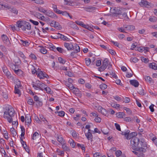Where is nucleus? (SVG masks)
<instances>
[{
  "mask_svg": "<svg viewBox=\"0 0 157 157\" xmlns=\"http://www.w3.org/2000/svg\"><path fill=\"white\" fill-rule=\"evenodd\" d=\"M110 11L113 14H119L121 13L120 9H118L116 8H111L110 9Z\"/></svg>",
  "mask_w": 157,
  "mask_h": 157,
  "instance_id": "nucleus-11",
  "label": "nucleus"
},
{
  "mask_svg": "<svg viewBox=\"0 0 157 157\" xmlns=\"http://www.w3.org/2000/svg\"><path fill=\"white\" fill-rule=\"evenodd\" d=\"M138 93L141 95H143L144 94V90L142 88L140 89L138 91Z\"/></svg>",
  "mask_w": 157,
  "mask_h": 157,
  "instance_id": "nucleus-51",
  "label": "nucleus"
},
{
  "mask_svg": "<svg viewBox=\"0 0 157 157\" xmlns=\"http://www.w3.org/2000/svg\"><path fill=\"white\" fill-rule=\"evenodd\" d=\"M115 153L116 156L118 157L121 155L122 152L120 150H118L116 151Z\"/></svg>",
  "mask_w": 157,
  "mask_h": 157,
  "instance_id": "nucleus-53",
  "label": "nucleus"
},
{
  "mask_svg": "<svg viewBox=\"0 0 157 157\" xmlns=\"http://www.w3.org/2000/svg\"><path fill=\"white\" fill-rule=\"evenodd\" d=\"M58 37H59L60 39L64 40H67L68 39V38L66 37V36L59 33H58Z\"/></svg>",
  "mask_w": 157,
  "mask_h": 157,
  "instance_id": "nucleus-33",
  "label": "nucleus"
},
{
  "mask_svg": "<svg viewBox=\"0 0 157 157\" xmlns=\"http://www.w3.org/2000/svg\"><path fill=\"white\" fill-rule=\"evenodd\" d=\"M73 50H74V52L76 53H77L80 52V48L78 44H75L73 45Z\"/></svg>",
  "mask_w": 157,
  "mask_h": 157,
  "instance_id": "nucleus-23",
  "label": "nucleus"
},
{
  "mask_svg": "<svg viewBox=\"0 0 157 157\" xmlns=\"http://www.w3.org/2000/svg\"><path fill=\"white\" fill-rule=\"evenodd\" d=\"M18 54L19 56L21 57L23 59H25V57L24 56V54L21 51H19L18 52Z\"/></svg>",
  "mask_w": 157,
  "mask_h": 157,
  "instance_id": "nucleus-45",
  "label": "nucleus"
},
{
  "mask_svg": "<svg viewBox=\"0 0 157 157\" xmlns=\"http://www.w3.org/2000/svg\"><path fill=\"white\" fill-rule=\"evenodd\" d=\"M19 43L24 46H27L29 45V43L28 41L27 40H20L19 41Z\"/></svg>",
  "mask_w": 157,
  "mask_h": 157,
  "instance_id": "nucleus-24",
  "label": "nucleus"
},
{
  "mask_svg": "<svg viewBox=\"0 0 157 157\" xmlns=\"http://www.w3.org/2000/svg\"><path fill=\"white\" fill-rule=\"evenodd\" d=\"M76 146L79 148H80L82 149L85 151V147L84 145L83 144H77L76 145Z\"/></svg>",
  "mask_w": 157,
  "mask_h": 157,
  "instance_id": "nucleus-37",
  "label": "nucleus"
},
{
  "mask_svg": "<svg viewBox=\"0 0 157 157\" xmlns=\"http://www.w3.org/2000/svg\"><path fill=\"white\" fill-rule=\"evenodd\" d=\"M57 113H58V115L60 117H63L65 115V113L63 111L57 112Z\"/></svg>",
  "mask_w": 157,
  "mask_h": 157,
  "instance_id": "nucleus-48",
  "label": "nucleus"
},
{
  "mask_svg": "<svg viewBox=\"0 0 157 157\" xmlns=\"http://www.w3.org/2000/svg\"><path fill=\"white\" fill-rule=\"evenodd\" d=\"M2 70L3 72L6 75L7 77H11V74L10 72L7 69V67H6L3 66L2 67Z\"/></svg>",
  "mask_w": 157,
  "mask_h": 157,
  "instance_id": "nucleus-15",
  "label": "nucleus"
},
{
  "mask_svg": "<svg viewBox=\"0 0 157 157\" xmlns=\"http://www.w3.org/2000/svg\"><path fill=\"white\" fill-rule=\"evenodd\" d=\"M14 113L13 108L10 105H7L5 108L3 117L7 119L9 123H11L13 121L12 117L14 116Z\"/></svg>",
  "mask_w": 157,
  "mask_h": 157,
  "instance_id": "nucleus-2",
  "label": "nucleus"
},
{
  "mask_svg": "<svg viewBox=\"0 0 157 157\" xmlns=\"http://www.w3.org/2000/svg\"><path fill=\"white\" fill-rule=\"evenodd\" d=\"M37 77L40 79H44L45 78H48V76L45 72L41 71L40 69H38L37 72Z\"/></svg>",
  "mask_w": 157,
  "mask_h": 157,
  "instance_id": "nucleus-6",
  "label": "nucleus"
},
{
  "mask_svg": "<svg viewBox=\"0 0 157 157\" xmlns=\"http://www.w3.org/2000/svg\"><path fill=\"white\" fill-rule=\"evenodd\" d=\"M132 74L131 71H130V72H127L126 75V76L128 78H129L132 77Z\"/></svg>",
  "mask_w": 157,
  "mask_h": 157,
  "instance_id": "nucleus-46",
  "label": "nucleus"
},
{
  "mask_svg": "<svg viewBox=\"0 0 157 157\" xmlns=\"http://www.w3.org/2000/svg\"><path fill=\"white\" fill-rule=\"evenodd\" d=\"M139 4L140 6L142 7H145L149 8L150 7V3L144 0H142L140 2H139Z\"/></svg>",
  "mask_w": 157,
  "mask_h": 157,
  "instance_id": "nucleus-10",
  "label": "nucleus"
},
{
  "mask_svg": "<svg viewBox=\"0 0 157 157\" xmlns=\"http://www.w3.org/2000/svg\"><path fill=\"white\" fill-rule=\"evenodd\" d=\"M27 103L30 105H32L33 103V99L30 98L27 101Z\"/></svg>",
  "mask_w": 157,
  "mask_h": 157,
  "instance_id": "nucleus-59",
  "label": "nucleus"
},
{
  "mask_svg": "<svg viewBox=\"0 0 157 157\" xmlns=\"http://www.w3.org/2000/svg\"><path fill=\"white\" fill-rule=\"evenodd\" d=\"M14 72L16 74L19 75H21L23 73V72L20 69H18L17 70H15Z\"/></svg>",
  "mask_w": 157,
  "mask_h": 157,
  "instance_id": "nucleus-39",
  "label": "nucleus"
},
{
  "mask_svg": "<svg viewBox=\"0 0 157 157\" xmlns=\"http://www.w3.org/2000/svg\"><path fill=\"white\" fill-rule=\"evenodd\" d=\"M45 14L48 16L52 18H57V16L56 15L51 11H46Z\"/></svg>",
  "mask_w": 157,
  "mask_h": 157,
  "instance_id": "nucleus-14",
  "label": "nucleus"
},
{
  "mask_svg": "<svg viewBox=\"0 0 157 157\" xmlns=\"http://www.w3.org/2000/svg\"><path fill=\"white\" fill-rule=\"evenodd\" d=\"M62 145V148L64 151H69L70 150L69 147L66 145L65 142L61 144Z\"/></svg>",
  "mask_w": 157,
  "mask_h": 157,
  "instance_id": "nucleus-20",
  "label": "nucleus"
},
{
  "mask_svg": "<svg viewBox=\"0 0 157 157\" xmlns=\"http://www.w3.org/2000/svg\"><path fill=\"white\" fill-rule=\"evenodd\" d=\"M111 42L115 46H117V47H118L119 48L120 47V44H119L116 41H114L113 40H111Z\"/></svg>",
  "mask_w": 157,
  "mask_h": 157,
  "instance_id": "nucleus-57",
  "label": "nucleus"
},
{
  "mask_svg": "<svg viewBox=\"0 0 157 157\" xmlns=\"http://www.w3.org/2000/svg\"><path fill=\"white\" fill-rule=\"evenodd\" d=\"M85 62L86 65L87 66H89L90 63V59L89 58L85 59Z\"/></svg>",
  "mask_w": 157,
  "mask_h": 157,
  "instance_id": "nucleus-54",
  "label": "nucleus"
},
{
  "mask_svg": "<svg viewBox=\"0 0 157 157\" xmlns=\"http://www.w3.org/2000/svg\"><path fill=\"white\" fill-rule=\"evenodd\" d=\"M130 83L131 84L134 86V87H136L138 86L139 85V82L136 80H132L129 81Z\"/></svg>",
  "mask_w": 157,
  "mask_h": 157,
  "instance_id": "nucleus-16",
  "label": "nucleus"
},
{
  "mask_svg": "<svg viewBox=\"0 0 157 157\" xmlns=\"http://www.w3.org/2000/svg\"><path fill=\"white\" fill-rule=\"evenodd\" d=\"M111 105L113 107L115 108H118L120 107V105L119 104H117L115 103H112L111 104Z\"/></svg>",
  "mask_w": 157,
  "mask_h": 157,
  "instance_id": "nucleus-56",
  "label": "nucleus"
},
{
  "mask_svg": "<svg viewBox=\"0 0 157 157\" xmlns=\"http://www.w3.org/2000/svg\"><path fill=\"white\" fill-rule=\"evenodd\" d=\"M9 10L15 15H17L18 13V11L15 8L13 7H11Z\"/></svg>",
  "mask_w": 157,
  "mask_h": 157,
  "instance_id": "nucleus-31",
  "label": "nucleus"
},
{
  "mask_svg": "<svg viewBox=\"0 0 157 157\" xmlns=\"http://www.w3.org/2000/svg\"><path fill=\"white\" fill-rule=\"evenodd\" d=\"M147 146L144 147H141L137 149H134L135 151L132 152L138 157H145L144 153L147 151Z\"/></svg>",
  "mask_w": 157,
  "mask_h": 157,
  "instance_id": "nucleus-4",
  "label": "nucleus"
},
{
  "mask_svg": "<svg viewBox=\"0 0 157 157\" xmlns=\"http://www.w3.org/2000/svg\"><path fill=\"white\" fill-rule=\"evenodd\" d=\"M129 132H128L125 136H124L127 139H131V138L132 137H131V135H133V136L137 135V134L135 132H133L130 134H129Z\"/></svg>",
  "mask_w": 157,
  "mask_h": 157,
  "instance_id": "nucleus-18",
  "label": "nucleus"
},
{
  "mask_svg": "<svg viewBox=\"0 0 157 157\" xmlns=\"http://www.w3.org/2000/svg\"><path fill=\"white\" fill-rule=\"evenodd\" d=\"M39 133L37 132H35L33 135L32 139L33 140H36L38 139L39 138Z\"/></svg>",
  "mask_w": 157,
  "mask_h": 157,
  "instance_id": "nucleus-27",
  "label": "nucleus"
},
{
  "mask_svg": "<svg viewBox=\"0 0 157 157\" xmlns=\"http://www.w3.org/2000/svg\"><path fill=\"white\" fill-rule=\"evenodd\" d=\"M150 68L154 70H157V64L155 63H150L149 64Z\"/></svg>",
  "mask_w": 157,
  "mask_h": 157,
  "instance_id": "nucleus-30",
  "label": "nucleus"
},
{
  "mask_svg": "<svg viewBox=\"0 0 157 157\" xmlns=\"http://www.w3.org/2000/svg\"><path fill=\"white\" fill-rule=\"evenodd\" d=\"M135 29V27L133 25H128V30H132Z\"/></svg>",
  "mask_w": 157,
  "mask_h": 157,
  "instance_id": "nucleus-63",
  "label": "nucleus"
},
{
  "mask_svg": "<svg viewBox=\"0 0 157 157\" xmlns=\"http://www.w3.org/2000/svg\"><path fill=\"white\" fill-rule=\"evenodd\" d=\"M45 87L44 88V90L48 94H51V89L50 88L47 86L45 84Z\"/></svg>",
  "mask_w": 157,
  "mask_h": 157,
  "instance_id": "nucleus-36",
  "label": "nucleus"
},
{
  "mask_svg": "<svg viewBox=\"0 0 157 157\" xmlns=\"http://www.w3.org/2000/svg\"><path fill=\"white\" fill-rule=\"evenodd\" d=\"M107 85L105 84H102L100 85V88L101 90H104L107 88Z\"/></svg>",
  "mask_w": 157,
  "mask_h": 157,
  "instance_id": "nucleus-44",
  "label": "nucleus"
},
{
  "mask_svg": "<svg viewBox=\"0 0 157 157\" xmlns=\"http://www.w3.org/2000/svg\"><path fill=\"white\" fill-rule=\"evenodd\" d=\"M10 131L13 134V136H16L17 133L13 128H11L10 129Z\"/></svg>",
  "mask_w": 157,
  "mask_h": 157,
  "instance_id": "nucleus-50",
  "label": "nucleus"
},
{
  "mask_svg": "<svg viewBox=\"0 0 157 157\" xmlns=\"http://www.w3.org/2000/svg\"><path fill=\"white\" fill-rule=\"evenodd\" d=\"M116 128L118 131H121V129L120 125L117 123H115L114 124Z\"/></svg>",
  "mask_w": 157,
  "mask_h": 157,
  "instance_id": "nucleus-60",
  "label": "nucleus"
},
{
  "mask_svg": "<svg viewBox=\"0 0 157 157\" xmlns=\"http://www.w3.org/2000/svg\"><path fill=\"white\" fill-rule=\"evenodd\" d=\"M70 25H71V27L75 29H77V30H78V26L76 25H75V24L73 22H70Z\"/></svg>",
  "mask_w": 157,
  "mask_h": 157,
  "instance_id": "nucleus-40",
  "label": "nucleus"
},
{
  "mask_svg": "<svg viewBox=\"0 0 157 157\" xmlns=\"http://www.w3.org/2000/svg\"><path fill=\"white\" fill-rule=\"evenodd\" d=\"M57 140L60 144L64 143L65 142L64 140L61 136H58L57 137Z\"/></svg>",
  "mask_w": 157,
  "mask_h": 157,
  "instance_id": "nucleus-25",
  "label": "nucleus"
},
{
  "mask_svg": "<svg viewBox=\"0 0 157 157\" xmlns=\"http://www.w3.org/2000/svg\"><path fill=\"white\" fill-rule=\"evenodd\" d=\"M17 26L21 28L23 31H25L26 30H30L31 29V26L30 23L25 21H17Z\"/></svg>",
  "mask_w": 157,
  "mask_h": 157,
  "instance_id": "nucleus-3",
  "label": "nucleus"
},
{
  "mask_svg": "<svg viewBox=\"0 0 157 157\" xmlns=\"http://www.w3.org/2000/svg\"><path fill=\"white\" fill-rule=\"evenodd\" d=\"M14 61L15 64H19L20 63L21 61L18 58L16 57L14 59Z\"/></svg>",
  "mask_w": 157,
  "mask_h": 157,
  "instance_id": "nucleus-58",
  "label": "nucleus"
},
{
  "mask_svg": "<svg viewBox=\"0 0 157 157\" xmlns=\"http://www.w3.org/2000/svg\"><path fill=\"white\" fill-rule=\"evenodd\" d=\"M90 132L91 130H89V131L85 133V136L88 140H91L93 138V135Z\"/></svg>",
  "mask_w": 157,
  "mask_h": 157,
  "instance_id": "nucleus-17",
  "label": "nucleus"
},
{
  "mask_svg": "<svg viewBox=\"0 0 157 157\" xmlns=\"http://www.w3.org/2000/svg\"><path fill=\"white\" fill-rule=\"evenodd\" d=\"M141 61L145 63H147L148 62L149 60L148 59H147L145 58H144L143 57H141Z\"/></svg>",
  "mask_w": 157,
  "mask_h": 157,
  "instance_id": "nucleus-47",
  "label": "nucleus"
},
{
  "mask_svg": "<svg viewBox=\"0 0 157 157\" xmlns=\"http://www.w3.org/2000/svg\"><path fill=\"white\" fill-rule=\"evenodd\" d=\"M83 8L86 11L89 12H91L95 9V7L90 6L84 7Z\"/></svg>",
  "mask_w": 157,
  "mask_h": 157,
  "instance_id": "nucleus-19",
  "label": "nucleus"
},
{
  "mask_svg": "<svg viewBox=\"0 0 157 157\" xmlns=\"http://www.w3.org/2000/svg\"><path fill=\"white\" fill-rule=\"evenodd\" d=\"M109 65V60L107 58L105 59L102 62L101 66L98 68L99 70L100 71H104Z\"/></svg>",
  "mask_w": 157,
  "mask_h": 157,
  "instance_id": "nucleus-7",
  "label": "nucleus"
},
{
  "mask_svg": "<svg viewBox=\"0 0 157 157\" xmlns=\"http://www.w3.org/2000/svg\"><path fill=\"white\" fill-rule=\"evenodd\" d=\"M145 80L147 82L151 83L152 81V78L149 76H145L144 77Z\"/></svg>",
  "mask_w": 157,
  "mask_h": 157,
  "instance_id": "nucleus-35",
  "label": "nucleus"
},
{
  "mask_svg": "<svg viewBox=\"0 0 157 157\" xmlns=\"http://www.w3.org/2000/svg\"><path fill=\"white\" fill-rule=\"evenodd\" d=\"M58 60L59 63L63 64H64L66 62L65 60L61 57H59Z\"/></svg>",
  "mask_w": 157,
  "mask_h": 157,
  "instance_id": "nucleus-43",
  "label": "nucleus"
},
{
  "mask_svg": "<svg viewBox=\"0 0 157 157\" xmlns=\"http://www.w3.org/2000/svg\"><path fill=\"white\" fill-rule=\"evenodd\" d=\"M56 152L58 153V155L60 156L63 155H64V152L63 151H60L59 149L57 148L56 150Z\"/></svg>",
  "mask_w": 157,
  "mask_h": 157,
  "instance_id": "nucleus-38",
  "label": "nucleus"
},
{
  "mask_svg": "<svg viewBox=\"0 0 157 157\" xmlns=\"http://www.w3.org/2000/svg\"><path fill=\"white\" fill-rule=\"evenodd\" d=\"M116 116L117 117L120 118H123L125 116V115L123 112H118L116 113Z\"/></svg>",
  "mask_w": 157,
  "mask_h": 157,
  "instance_id": "nucleus-29",
  "label": "nucleus"
},
{
  "mask_svg": "<svg viewBox=\"0 0 157 157\" xmlns=\"http://www.w3.org/2000/svg\"><path fill=\"white\" fill-rule=\"evenodd\" d=\"M152 140L155 144V145L157 144V138L156 137H153L152 139Z\"/></svg>",
  "mask_w": 157,
  "mask_h": 157,
  "instance_id": "nucleus-64",
  "label": "nucleus"
},
{
  "mask_svg": "<svg viewBox=\"0 0 157 157\" xmlns=\"http://www.w3.org/2000/svg\"><path fill=\"white\" fill-rule=\"evenodd\" d=\"M149 21L151 22H156L157 21V18L154 16H151L149 17Z\"/></svg>",
  "mask_w": 157,
  "mask_h": 157,
  "instance_id": "nucleus-28",
  "label": "nucleus"
},
{
  "mask_svg": "<svg viewBox=\"0 0 157 157\" xmlns=\"http://www.w3.org/2000/svg\"><path fill=\"white\" fill-rule=\"evenodd\" d=\"M146 142L142 140L140 141L139 139L135 136L132 137L131 139V146L133 150L137 149L141 147H146Z\"/></svg>",
  "mask_w": 157,
  "mask_h": 157,
  "instance_id": "nucleus-1",
  "label": "nucleus"
},
{
  "mask_svg": "<svg viewBox=\"0 0 157 157\" xmlns=\"http://www.w3.org/2000/svg\"><path fill=\"white\" fill-rule=\"evenodd\" d=\"M32 85L34 88L36 90H43L45 87V84L39 80H36L35 82H33Z\"/></svg>",
  "mask_w": 157,
  "mask_h": 157,
  "instance_id": "nucleus-5",
  "label": "nucleus"
},
{
  "mask_svg": "<svg viewBox=\"0 0 157 157\" xmlns=\"http://www.w3.org/2000/svg\"><path fill=\"white\" fill-rule=\"evenodd\" d=\"M29 21L34 25H37L39 24V22L38 21H34L33 20L30 19Z\"/></svg>",
  "mask_w": 157,
  "mask_h": 157,
  "instance_id": "nucleus-55",
  "label": "nucleus"
},
{
  "mask_svg": "<svg viewBox=\"0 0 157 157\" xmlns=\"http://www.w3.org/2000/svg\"><path fill=\"white\" fill-rule=\"evenodd\" d=\"M20 86V85H17L15 87L14 93L15 94H19V95H21V94L20 90L18 89L19 87Z\"/></svg>",
  "mask_w": 157,
  "mask_h": 157,
  "instance_id": "nucleus-21",
  "label": "nucleus"
},
{
  "mask_svg": "<svg viewBox=\"0 0 157 157\" xmlns=\"http://www.w3.org/2000/svg\"><path fill=\"white\" fill-rule=\"evenodd\" d=\"M2 38L3 43L8 46H10V43L7 36L3 35L2 36Z\"/></svg>",
  "mask_w": 157,
  "mask_h": 157,
  "instance_id": "nucleus-8",
  "label": "nucleus"
},
{
  "mask_svg": "<svg viewBox=\"0 0 157 157\" xmlns=\"http://www.w3.org/2000/svg\"><path fill=\"white\" fill-rule=\"evenodd\" d=\"M29 56L30 58H31L32 59H34L35 60L36 59V57L35 55L33 54H31L29 55Z\"/></svg>",
  "mask_w": 157,
  "mask_h": 157,
  "instance_id": "nucleus-62",
  "label": "nucleus"
},
{
  "mask_svg": "<svg viewBox=\"0 0 157 157\" xmlns=\"http://www.w3.org/2000/svg\"><path fill=\"white\" fill-rule=\"evenodd\" d=\"M31 121V120L30 117L29 116H25V124L28 126L30 124Z\"/></svg>",
  "mask_w": 157,
  "mask_h": 157,
  "instance_id": "nucleus-26",
  "label": "nucleus"
},
{
  "mask_svg": "<svg viewBox=\"0 0 157 157\" xmlns=\"http://www.w3.org/2000/svg\"><path fill=\"white\" fill-rule=\"evenodd\" d=\"M35 17L38 19L43 21H46L48 19L46 18L45 17L42 15L41 14L39 13H36L34 14Z\"/></svg>",
  "mask_w": 157,
  "mask_h": 157,
  "instance_id": "nucleus-9",
  "label": "nucleus"
},
{
  "mask_svg": "<svg viewBox=\"0 0 157 157\" xmlns=\"http://www.w3.org/2000/svg\"><path fill=\"white\" fill-rule=\"evenodd\" d=\"M38 10L39 11L43 13H45V12H46V10H45L44 9L40 7V8H38Z\"/></svg>",
  "mask_w": 157,
  "mask_h": 157,
  "instance_id": "nucleus-61",
  "label": "nucleus"
},
{
  "mask_svg": "<svg viewBox=\"0 0 157 157\" xmlns=\"http://www.w3.org/2000/svg\"><path fill=\"white\" fill-rule=\"evenodd\" d=\"M68 142L70 143L71 146L72 147L74 148L75 147L76 145L75 143L72 139H70Z\"/></svg>",
  "mask_w": 157,
  "mask_h": 157,
  "instance_id": "nucleus-34",
  "label": "nucleus"
},
{
  "mask_svg": "<svg viewBox=\"0 0 157 157\" xmlns=\"http://www.w3.org/2000/svg\"><path fill=\"white\" fill-rule=\"evenodd\" d=\"M32 1H34L35 3L38 4H43L44 2L42 0H31Z\"/></svg>",
  "mask_w": 157,
  "mask_h": 157,
  "instance_id": "nucleus-41",
  "label": "nucleus"
},
{
  "mask_svg": "<svg viewBox=\"0 0 157 157\" xmlns=\"http://www.w3.org/2000/svg\"><path fill=\"white\" fill-rule=\"evenodd\" d=\"M98 111L101 112L103 115L106 116L107 114V111L104 109L102 108L101 106H99L98 108Z\"/></svg>",
  "mask_w": 157,
  "mask_h": 157,
  "instance_id": "nucleus-13",
  "label": "nucleus"
},
{
  "mask_svg": "<svg viewBox=\"0 0 157 157\" xmlns=\"http://www.w3.org/2000/svg\"><path fill=\"white\" fill-rule=\"evenodd\" d=\"M79 90L78 89L76 88H75L73 90V92L74 94H78L79 93Z\"/></svg>",
  "mask_w": 157,
  "mask_h": 157,
  "instance_id": "nucleus-52",
  "label": "nucleus"
},
{
  "mask_svg": "<svg viewBox=\"0 0 157 157\" xmlns=\"http://www.w3.org/2000/svg\"><path fill=\"white\" fill-rule=\"evenodd\" d=\"M0 6H2V7L0 9H3L4 8H5L6 10H10V9L11 6H9L8 4H0Z\"/></svg>",
  "mask_w": 157,
  "mask_h": 157,
  "instance_id": "nucleus-32",
  "label": "nucleus"
},
{
  "mask_svg": "<svg viewBox=\"0 0 157 157\" xmlns=\"http://www.w3.org/2000/svg\"><path fill=\"white\" fill-rule=\"evenodd\" d=\"M50 25L51 26L55 28L58 27L59 25V23L54 21H52L50 23Z\"/></svg>",
  "mask_w": 157,
  "mask_h": 157,
  "instance_id": "nucleus-22",
  "label": "nucleus"
},
{
  "mask_svg": "<svg viewBox=\"0 0 157 157\" xmlns=\"http://www.w3.org/2000/svg\"><path fill=\"white\" fill-rule=\"evenodd\" d=\"M64 46L68 51L72 50L73 49V45L71 43H65L64 44Z\"/></svg>",
  "mask_w": 157,
  "mask_h": 157,
  "instance_id": "nucleus-12",
  "label": "nucleus"
},
{
  "mask_svg": "<svg viewBox=\"0 0 157 157\" xmlns=\"http://www.w3.org/2000/svg\"><path fill=\"white\" fill-rule=\"evenodd\" d=\"M0 143L1 144V146L2 147H4L5 145H6L5 140L2 138L0 139Z\"/></svg>",
  "mask_w": 157,
  "mask_h": 157,
  "instance_id": "nucleus-42",
  "label": "nucleus"
},
{
  "mask_svg": "<svg viewBox=\"0 0 157 157\" xmlns=\"http://www.w3.org/2000/svg\"><path fill=\"white\" fill-rule=\"evenodd\" d=\"M95 121L96 122H100L101 121V119L100 117H98V116H97L94 119Z\"/></svg>",
  "mask_w": 157,
  "mask_h": 157,
  "instance_id": "nucleus-49",
  "label": "nucleus"
}]
</instances>
